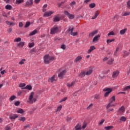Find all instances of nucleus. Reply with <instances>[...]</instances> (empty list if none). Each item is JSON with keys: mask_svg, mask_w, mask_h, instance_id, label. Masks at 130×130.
<instances>
[{"mask_svg": "<svg viewBox=\"0 0 130 130\" xmlns=\"http://www.w3.org/2000/svg\"><path fill=\"white\" fill-rule=\"evenodd\" d=\"M94 49H96V48L94 46H91L90 47L89 49L88 50V53H91L94 50Z\"/></svg>", "mask_w": 130, "mask_h": 130, "instance_id": "nucleus-15", "label": "nucleus"}, {"mask_svg": "<svg viewBox=\"0 0 130 130\" xmlns=\"http://www.w3.org/2000/svg\"><path fill=\"white\" fill-rule=\"evenodd\" d=\"M95 7H96V4L95 3H91L89 5V8H90V9H94Z\"/></svg>", "mask_w": 130, "mask_h": 130, "instance_id": "nucleus-27", "label": "nucleus"}, {"mask_svg": "<svg viewBox=\"0 0 130 130\" xmlns=\"http://www.w3.org/2000/svg\"><path fill=\"white\" fill-rule=\"evenodd\" d=\"M120 120L124 122L126 121V117L124 116H122L120 118Z\"/></svg>", "mask_w": 130, "mask_h": 130, "instance_id": "nucleus-40", "label": "nucleus"}, {"mask_svg": "<svg viewBox=\"0 0 130 130\" xmlns=\"http://www.w3.org/2000/svg\"><path fill=\"white\" fill-rule=\"evenodd\" d=\"M103 91L106 92L104 94L105 97H107V96H108V95H109V94L112 92V89L110 88H106L103 89Z\"/></svg>", "mask_w": 130, "mask_h": 130, "instance_id": "nucleus-3", "label": "nucleus"}, {"mask_svg": "<svg viewBox=\"0 0 130 130\" xmlns=\"http://www.w3.org/2000/svg\"><path fill=\"white\" fill-rule=\"evenodd\" d=\"M113 60H114L113 59H110L107 62L108 64H112Z\"/></svg>", "mask_w": 130, "mask_h": 130, "instance_id": "nucleus-37", "label": "nucleus"}, {"mask_svg": "<svg viewBox=\"0 0 130 130\" xmlns=\"http://www.w3.org/2000/svg\"><path fill=\"white\" fill-rule=\"evenodd\" d=\"M89 2H91V0H85L84 1V4H87V3H89Z\"/></svg>", "mask_w": 130, "mask_h": 130, "instance_id": "nucleus-63", "label": "nucleus"}, {"mask_svg": "<svg viewBox=\"0 0 130 130\" xmlns=\"http://www.w3.org/2000/svg\"><path fill=\"white\" fill-rule=\"evenodd\" d=\"M34 42L32 43H29L28 44V47H29V48H31V47H33V46H34Z\"/></svg>", "mask_w": 130, "mask_h": 130, "instance_id": "nucleus-41", "label": "nucleus"}, {"mask_svg": "<svg viewBox=\"0 0 130 130\" xmlns=\"http://www.w3.org/2000/svg\"><path fill=\"white\" fill-rule=\"evenodd\" d=\"M30 26V22H26L25 25V28H28Z\"/></svg>", "mask_w": 130, "mask_h": 130, "instance_id": "nucleus-46", "label": "nucleus"}, {"mask_svg": "<svg viewBox=\"0 0 130 130\" xmlns=\"http://www.w3.org/2000/svg\"><path fill=\"white\" fill-rule=\"evenodd\" d=\"M25 45V42H20L19 43L17 44V46H19V47H23Z\"/></svg>", "mask_w": 130, "mask_h": 130, "instance_id": "nucleus-28", "label": "nucleus"}, {"mask_svg": "<svg viewBox=\"0 0 130 130\" xmlns=\"http://www.w3.org/2000/svg\"><path fill=\"white\" fill-rule=\"evenodd\" d=\"M18 113H24V110L23 109H20L17 110Z\"/></svg>", "mask_w": 130, "mask_h": 130, "instance_id": "nucleus-49", "label": "nucleus"}, {"mask_svg": "<svg viewBox=\"0 0 130 130\" xmlns=\"http://www.w3.org/2000/svg\"><path fill=\"white\" fill-rule=\"evenodd\" d=\"M12 6H11V5H6V6H5V9H6V10H9V11L10 10H11V9H12Z\"/></svg>", "mask_w": 130, "mask_h": 130, "instance_id": "nucleus-31", "label": "nucleus"}, {"mask_svg": "<svg viewBox=\"0 0 130 130\" xmlns=\"http://www.w3.org/2000/svg\"><path fill=\"white\" fill-rule=\"evenodd\" d=\"M60 21V18L58 17H55L54 18V22H58Z\"/></svg>", "mask_w": 130, "mask_h": 130, "instance_id": "nucleus-35", "label": "nucleus"}, {"mask_svg": "<svg viewBox=\"0 0 130 130\" xmlns=\"http://www.w3.org/2000/svg\"><path fill=\"white\" fill-rule=\"evenodd\" d=\"M6 24H7V25H9V26H15V23L13 22H10L9 21H6L5 22Z\"/></svg>", "mask_w": 130, "mask_h": 130, "instance_id": "nucleus-17", "label": "nucleus"}, {"mask_svg": "<svg viewBox=\"0 0 130 130\" xmlns=\"http://www.w3.org/2000/svg\"><path fill=\"white\" fill-rule=\"evenodd\" d=\"M85 76H86V72H81L79 75V77H80V78H84Z\"/></svg>", "mask_w": 130, "mask_h": 130, "instance_id": "nucleus-30", "label": "nucleus"}, {"mask_svg": "<svg viewBox=\"0 0 130 130\" xmlns=\"http://www.w3.org/2000/svg\"><path fill=\"white\" fill-rule=\"evenodd\" d=\"M54 60V57L50 56L49 55H46L44 57V61L46 64H48L50 61Z\"/></svg>", "mask_w": 130, "mask_h": 130, "instance_id": "nucleus-1", "label": "nucleus"}, {"mask_svg": "<svg viewBox=\"0 0 130 130\" xmlns=\"http://www.w3.org/2000/svg\"><path fill=\"white\" fill-rule=\"evenodd\" d=\"M67 99H68V97H65V98H63L60 101H59V103H61V102H63L66 101V100H67Z\"/></svg>", "mask_w": 130, "mask_h": 130, "instance_id": "nucleus-45", "label": "nucleus"}, {"mask_svg": "<svg viewBox=\"0 0 130 130\" xmlns=\"http://www.w3.org/2000/svg\"><path fill=\"white\" fill-rule=\"evenodd\" d=\"M64 15H66V16H68V17L70 15V13H69V12H68V11H64Z\"/></svg>", "mask_w": 130, "mask_h": 130, "instance_id": "nucleus-57", "label": "nucleus"}, {"mask_svg": "<svg viewBox=\"0 0 130 130\" xmlns=\"http://www.w3.org/2000/svg\"><path fill=\"white\" fill-rule=\"evenodd\" d=\"M37 33V29H35L34 30H33L32 31H31L29 34V36H33V35H35V34H36Z\"/></svg>", "mask_w": 130, "mask_h": 130, "instance_id": "nucleus-26", "label": "nucleus"}, {"mask_svg": "<svg viewBox=\"0 0 130 130\" xmlns=\"http://www.w3.org/2000/svg\"><path fill=\"white\" fill-rule=\"evenodd\" d=\"M114 40H115L114 39H112V40L108 39L107 40V44H109V43H111V42H113V41H114Z\"/></svg>", "mask_w": 130, "mask_h": 130, "instance_id": "nucleus-36", "label": "nucleus"}, {"mask_svg": "<svg viewBox=\"0 0 130 130\" xmlns=\"http://www.w3.org/2000/svg\"><path fill=\"white\" fill-rule=\"evenodd\" d=\"M115 100H116L115 96H112V98L110 99V101H109L110 104H112L113 102H115Z\"/></svg>", "mask_w": 130, "mask_h": 130, "instance_id": "nucleus-16", "label": "nucleus"}, {"mask_svg": "<svg viewBox=\"0 0 130 130\" xmlns=\"http://www.w3.org/2000/svg\"><path fill=\"white\" fill-rule=\"evenodd\" d=\"M25 86H26V84H25V83H21L19 85V87L20 88H22V87H25Z\"/></svg>", "mask_w": 130, "mask_h": 130, "instance_id": "nucleus-60", "label": "nucleus"}, {"mask_svg": "<svg viewBox=\"0 0 130 130\" xmlns=\"http://www.w3.org/2000/svg\"><path fill=\"white\" fill-rule=\"evenodd\" d=\"M97 33H98V30H94L93 31L90 32L89 34V37H93V36H94V35H96Z\"/></svg>", "mask_w": 130, "mask_h": 130, "instance_id": "nucleus-12", "label": "nucleus"}, {"mask_svg": "<svg viewBox=\"0 0 130 130\" xmlns=\"http://www.w3.org/2000/svg\"><path fill=\"white\" fill-rule=\"evenodd\" d=\"M25 61H26V60L25 59H23L19 61V64H24V63H25Z\"/></svg>", "mask_w": 130, "mask_h": 130, "instance_id": "nucleus-38", "label": "nucleus"}, {"mask_svg": "<svg viewBox=\"0 0 130 130\" xmlns=\"http://www.w3.org/2000/svg\"><path fill=\"white\" fill-rule=\"evenodd\" d=\"M130 89V85L127 86L124 88H122L123 91H127V90H129Z\"/></svg>", "mask_w": 130, "mask_h": 130, "instance_id": "nucleus-33", "label": "nucleus"}, {"mask_svg": "<svg viewBox=\"0 0 130 130\" xmlns=\"http://www.w3.org/2000/svg\"><path fill=\"white\" fill-rule=\"evenodd\" d=\"M75 85V81H73L70 83H67V86L68 87V88H71V87H73Z\"/></svg>", "mask_w": 130, "mask_h": 130, "instance_id": "nucleus-19", "label": "nucleus"}, {"mask_svg": "<svg viewBox=\"0 0 130 130\" xmlns=\"http://www.w3.org/2000/svg\"><path fill=\"white\" fill-rule=\"evenodd\" d=\"M75 5H76V2L73 1V2L70 4V6L71 7H74V6H75Z\"/></svg>", "mask_w": 130, "mask_h": 130, "instance_id": "nucleus-50", "label": "nucleus"}, {"mask_svg": "<svg viewBox=\"0 0 130 130\" xmlns=\"http://www.w3.org/2000/svg\"><path fill=\"white\" fill-rule=\"evenodd\" d=\"M68 18L69 19H74L75 18V16H74L73 14H70L69 15H68Z\"/></svg>", "mask_w": 130, "mask_h": 130, "instance_id": "nucleus-43", "label": "nucleus"}, {"mask_svg": "<svg viewBox=\"0 0 130 130\" xmlns=\"http://www.w3.org/2000/svg\"><path fill=\"white\" fill-rule=\"evenodd\" d=\"M62 108V106L61 105L59 106L56 109V111H60L61 109Z\"/></svg>", "mask_w": 130, "mask_h": 130, "instance_id": "nucleus-42", "label": "nucleus"}, {"mask_svg": "<svg viewBox=\"0 0 130 130\" xmlns=\"http://www.w3.org/2000/svg\"><path fill=\"white\" fill-rule=\"evenodd\" d=\"M113 127H114L113 126L110 125V126H105L104 127V128L105 130H111V129H112V128H113Z\"/></svg>", "mask_w": 130, "mask_h": 130, "instance_id": "nucleus-21", "label": "nucleus"}, {"mask_svg": "<svg viewBox=\"0 0 130 130\" xmlns=\"http://www.w3.org/2000/svg\"><path fill=\"white\" fill-rule=\"evenodd\" d=\"M98 16H99V12L98 11H97L95 14H94V16H93L91 19L92 20H95V19H96V18H97V17H98Z\"/></svg>", "mask_w": 130, "mask_h": 130, "instance_id": "nucleus-20", "label": "nucleus"}, {"mask_svg": "<svg viewBox=\"0 0 130 130\" xmlns=\"http://www.w3.org/2000/svg\"><path fill=\"white\" fill-rule=\"evenodd\" d=\"M58 32V27H53L51 29L50 34H55V33H57Z\"/></svg>", "mask_w": 130, "mask_h": 130, "instance_id": "nucleus-6", "label": "nucleus"}, {"mask_svg": "<svg viewBox=\"0 0 130 130\" xmlns=\"http://www.w3.org/2000/svg\"><path fill=\"white\" fill-rule=\"evenodd\" d=\"M19 27H20V28H22V27H23V23H22V22H20L19 23Z\"/></svg>", "mask_w": 130, "mask_h": 130, "instance_id": "nucleus-61", "label": "nucleus"}, {"mask_svg": "<svg viewBox=\"0 0 130 130\" xmlns=\"http://www.w3.org/2000/svg\"><path fill=\"white\" fill-rule=\"evenodd\" d=\"M111 35H114V32L113 31H110V32L108 33V36H110Z\"/></svg>", "mask_w": 130, "mask_h": 130, "instance_id": "nucleus-56", "label": "nucleus"}, {"mask_svg": "<svg viewBox=\"0 0 130 130\" xmlns=\"http://www.w3.org/2000/svg\"><path fill=\"white\" fill-rule=\"evenodd\" d=\"M129 54H130V53L129 52L124 51L123 54V57H125V56H128Z\"/></svg>", "mask_w": 130, "mask_h": 130, "instance_id": "nucleus-22", "label": "nucleus"}, {"mask_svg": "<svg viewBox=\"0 0 130 130\" xmlns=\"http://www.w3.org/2000/svg\"><path fill=\"white\" fill-rule=\"evenodd\" d=\"M92 106H93V104H91L90 105H89V106L87 107V109H91L92 108Z\"/></svg>", "mask_w": 130, "mask_h": 130, "instance_id": "nucleus-58", "label": "nucleus"}, {"mask_svg": "<svg viewBox=\"0 0 130 130\" xmlns=\"http://www.w3.org/2000/svg\"><path fill=\"white\" fill-rule=\"evenodd\" d=\"M60 48H61V49H63V50H64V49H66V45L63 44V45H61Z\"/></svg>", "mask_w": 130, "mask_h": 130, "instance_id": "nucleus-55", "label": "nucleus"}, {"mask_svg": "<svg viewBox=\"0 0 130 130\" xmlns=\"http://www.w3.org/2000/svg\"><path fill=\"white\" fill-rule=\"evenodd\" d=\"M110 106H114V105H111V104H110V103H109L108 104V105L106 106L107 109H108V108H109V107H110Z\"/></svg>", "mask_w": 130, "mask_h": 130, "instance_id": "nucleus-54", "label": "nucleus"}, {"mask_svg": "<svg viewBox=\"0 0 130 130\" xmlns=\"http://www.w3.org/2000/svg\"><path fill=\"white\" fill-rule=\"evenodd\" d=\"M17 97L15 95H12L10 98H9V101H13V100H15Z\"/></svg>", "mask_w": 130, "mask_h": 130, "instance_id": "nucleus-32", "label": "nucleus"}, {"mask_svg": "<svg viewBox=\"0 0 130 130\" xmlns=\"http://www.w3.org/2000/svg\"><path fill=\"white\" fill-rule=\"evenodd\" d=\"M34 52H36V51H35V50H34V49L30 50V53H34Z\"/></svg>", "mask_w": 130, "mask_h": 130, "instance_id": "nucleus-62", "label": "nucleus"}, {"mask_svg": "<svg viewBox=\"0 0 130 130\" xmlns=\"http://www.w3.org/2000/svg\"><path fill=\"white\" fill-rule=\"evenodd\" d=\"M33 5V0H28L25 3V7H30Z\"/></svg>", "mask_w": 130, "mask_h": 130, "instance_id": "nucleus-8", "label": "nucleus"}, {"mask_svg": "<svg viewBox=\"0 0 130 130\" xmlns=\"http://www.w3.org/2000/svg\"><path fill=\"white\" fill-rule=\"evenodd\" d=\"M22 39L21 38H17L14 40V42H21Z\"/></svg>", "mask_w": 130, "mask_h": 130, "instance_id": "nucleus-34", "label": "nucleus"}, {"mask_svg": "<svg viewBox=\"0 0 130 130\" xmlns=\"http://www.w3.org/2000/svg\"><path fill=\"white\" fill-rule=\"evenodd\" d=\"M75 130H81L82 127H81L80 125L77 124L75 127Z\"/></svg>", "mask_w": 130, "mask_h": 130, "instance_id": "nucleus-25", "label": "nucleus"}, {"mask_svg": "<svg viewBox=\"0 0 130 130\" xmlns=\"http://www.w3.org/2000/svg\"><path fill=\"white\" fill-rule=\"evenodd\" d=\"M14 105H15V106H19V105H20V102L19 101L16 102L14 103Z\"/></svg>", "mask_w": 130, "mask_h": 130, "instance_id": "nucleus-59", "label": "nucleus"}, {"mask_svg": "<svg viewBox=\"0 0 130 130\" xmlns=\"http://www.w3.org/2000/svg\"><path fill=\"white\" fill-rule=\"evenodd\" d=\"M118 75H119V72L118 70H116L113 72L112 77L113 79H116L118 77Z\"/></svg>", "mask_w": 130, "mask_h": 130, "instance_id": "nucleus-5", "label": "nucleus"}, {"mask_svg": "<svg viewBox=\"0 0 130 130\" xmlns=\"http://www.w3.org/2000/svg\"><path fill=\"white\" fill-rule=\"evenodd\" d=\"M5 130H11V126L10 125H7L5 127Z\"/></svg>", "mask_w": 130, "mask_h": 130, "instance_id": "nucleus-53", "label": "nucleus"}, {"mask_svg": "<svg viewBox=\"0 0 130 130\" xmlns=\"http://www.w3.org/2000/svg\"><path fill=\"white\" fill-rule=\"evenodd\" d=\"M34 96V92H31L29 96L28 100L27 101V102H28V103L32 104H33L34 102H36V98H33Z\"/></svg>", "mask_w": 130, "mask_h": 130, "instance_id": "nucleus-2", "label": "nucleus"}, {"mask_svg": "<svg viewBox=\"0 0 130 130\" xmlns=\"http://www.w3.org/2000/svg\"><path fill=\"white\" fill-rule=\"evenodd\" d=\"M126 31H127V29H126V28L121 30L120 31V35H123V34H124L126 32Z\"/></svg>", "mask_w": 130, "mask_h": 130, "instance_id": "nucleus-23", "label": "nucleus"}, {"mask_svg": "<svg viewBox=\"0 0 130 130\" xmlns=\"http://www.w3.org/2000/svg\"><path fill=\"white\" fill-rule=\"evenodd\" d=\"M93 73V68L90 67L86 73V76H90Z\"/></svg>", "mask_w": 130, "mask_h": 130, "instance_id": "nucleus-10", "label": "nucleus"}, {"mask_svg": "<svg viewBox=\"0 0 130 130\" xmlns=\"http://www.w3.org/2000/svg\"><path fill=\"white\" fill-rule=\"evenodd\" d=\"M118 112L120 114L124 113V107L123 106H121V108L119 109Z\"/></svg>", "mask_w": 130, "mask_h": 130, "instance_id": "nucleus-14", "label": "nucleus"}, {"mask_svg": "<svg viewBox=\"0 0 130 130\" xmlns=\"http://www.w3.org/2000/svg\"><path fill=\"white\" fill-rule=\"evenodd\" d=\"M21 89L23 90L24 89H27V90H32V86L31 85H27L25 87H22Z\"/></svg>", "mask_w": 130, "mask_h": 130, "instance_id": "nucleus-24", "label": "nucleus"}, {"mask_svg": "<svg viewBox=\"0 0 130 130\" xmlns=\"http://www.w3.org/2000/svg\"><path fill=\"white\" fill-rule=\"evenodd\" d=\"M9 117L10 119H16L18 117V115L16 114L13 115V116L10 115Z\"/></svg>", "mask_w": 130, "mask_h": 130, "instance_id": "nucleus-29", "label": "nucleus"}, {"mask_svg": "<svg viewBox=\"0 0 130 130\" xmlns=\"http://www.w3.org/2000/svg\"><path fill=\"white\" fill-rule=\"evenodd\" d=\"M126 4H127V8L128 9H130V0L127 2Z\"/></svg>", "mask_w": 130, "mask_h": 130, "instance_id": "nucleus-51", "label": "nucleus"}, {"mask_svg": "<svg viewBox=\"0 0 130 130\" xmlns=\"http://www.w3.org/2000/svg\"><path fill=\"white\" fill-rule=\"evenodd\" d=\"M66 73H67V71H66V70H63L62 72H61L60 74H58V78H59L60 79H62Z\"/></svg>", "mask_w": 130, "mask_h": 130, "instance_id": "nucleus-9", "label": "nucleus"}, {"mask_svg": "<svg viewBox=\"0 0 130 130\" xmlns=\"http://www.w3.org/2000/svg\"><path fill=\"white\" fill-rule=\"evenodd\" d=\"M94 99H100V94H95L94 95Z\"/></svg>", "mask_w": 130, "mask_h": 130, "instance_id": "nucleus-47", "label": "nucleus"}, {"mask_svg": "<svg viewBox=\"0 0 130 130\" xmlns=\"http://www.w3.org/2000/svg\"><path fill=\"white\" fill-rule=\"evenodd\" d=\"M80 60H82V56H77L75 60H74V62H76V63H78V62H80Z\"/></svg>", "mask_w": 130, "mask_h": 130, "instance_id": "nucleus-13", "label": "nucleus"}, {"mask_svg": "<svg viewBox=\"0 0 130 130\" xmlns=\"http://www.w3.org/2000/svg\"><path fill=\"white\" fill-rule=\"evenodd\" d=\"M130 15V12L129 11H127L123 13V16H129Z\"/></svg>", "mask_w": 130, "mask_h": 130, "instance_id": "nucleus-39", "label": "nucleus"}, {"mask_svg": "<svg viewBox=\"0 0 130 130\" xmlns=\"http://www.w3.org/2000/svg\"><path fill=\"white\" fill-rule=\"evenodd\" d=\"M48 81L50 83H53V82L55 81V76L53 75L52 77L48 79Z\"/></svg>", "mask_w": 130, "mask_h": 130, "instance_id": "nucleus-11", "label": "nucleus"}, {"mask_svg": "<svg viewBox=\"0 0 130 130\" xmlns=\"http://www.w3.org/2000/svg\"><path fill=\"white\" fill-rule=\"evenodd\" d=\"M105 121V119H103L101 120V121L100 123H99V125H102Z\"/></svg>", "mask_w": 130, "mask_h": 130, "instance_id": "nucleus-48", "label": "nucleus"}, {"mask_svg": "<svg viewBox=\"0 0 130 130\" xmlns=\"http://www.w3.org/2000/svg\"><path fill=\"white\" fill-rule=\"evenodd\" d=\"M19 120H20L21 121L24 122V121H25V120H26V118H25V117H22L20 118Z\"/></svg>", "mask_w": 130, "mask_h": 130, "instance_id": "nucleus-52", "label": "nucleus"}, {"mask_svg": "<svg viewBox=\"0 0 130 130\" xmlns=\"http://www.w3.org/2000/svg\"><path fill=\"white\" fill-rule=\"evenodd\" d=\"M8 33H11V32H12V28H9L8 30H7Z\"/></svg>", "mask_w": 130, "mask_h": 130, "instance_id": "nucleus-64", "label": "nucleus"}, {"mask_svg": "<svg viewBox=\"0 0 130 130\" xmlns=\"http://www.w3.org/2000/svg\"><path fill=\"white\" fill-rule=\"evenodd\" d=\"M53 14V12L51 11L49 12H46L44 14V17H50L51 15H52Z\"/></svg>", "mask_w": 130, "mask_h": 130, "instance_id": "nucleus-7", "label": "nucleus"}, {"mask_svg": "<svg viewBox=\"0 0 130 130\" xmlns=\"http://www.w3.org/2000/svg\"><path fill=\"white\" fill-rule=\"evenodd\" d=\"M68 31H69V33H70L71 35H72V36H77V35H78V32H73L74 27H72V28H69L68 29Z\"/></svg>", "mask_w": 130, "mask_h": 130, "instance_id": "nucleus-4", "label": "nucleus"}, {"mask_svg": "<svg viewBox=\"0 0 130 130\" xmlns=\"http://www.w3.org/2000/svg\"><path fill=\"white\" fill-rule=\"evenodd\" d=\"M24 0H16V4L19 5L21 4V3H23Z\"/></svg>", "mask_w": 130, "mask_h": 130, "instance_id": "nucleus-44", "label": "nucleus"}, {"mask_svg": "<svg viewBox=\"0 0 130 130\" xmlns=\"http://www.w3.org/2000/svg\"><path fill=\"white\" fill-rule=\"evenodd\" d=\"M99 37H100V35H99L95 36L92 40L93 42H96V41H98L99 40L98 39Z\"/></svg>", "mask_w": 130, "mask_h": 130, "instance_id": "nucleus-18", "label": "nucleus"}]
</instances>
